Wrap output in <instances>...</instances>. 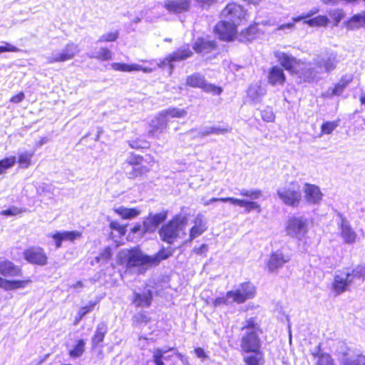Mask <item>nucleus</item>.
Listing matches in <instances>:
<instances>
[{"instance_id": "0eeeda50", "label": "nucleus", "mask_w": 365, "mask_h": 365, "mask_svg": "<svg viewBox=\"0 0 365 365\" xmlns=\"http://www.w3.org/2000/svg\"><path fill=\"white\" fill-rule=\"evenodd\" d=\"M277 195L285 205L293 207H298L302 200L301 187L297 182L279 188Z\"/></svg>"}, {"instance_id": "7c9ffc66", "label": "nucleus", "mask_w": 365, "mask_h": 365, "mask_svg": "<svg viewBox=\"0 0 365 365\" xmlns=\"http://www.w3.org/2000/svg\"><path fill=\"white\" fill-rule=\"evenodd\" d=\"M174 350V348L160 349L155 348L153 351V361L155 365H165L163 360H168L170 356L165 355L169 351Z\"/></svg>"}, {"instance_id": "4d7b16f0", "label": "nucleus", "mask_w": 365, "mask_h": 365, "mask_svg": "<svg viewBox=\"0 0 365 365\" xmlns=\"http://www.w3.org/2000/svg\"><path fill=\"white\" fill-rule=\"evenodd\" d=\"M129 145L134 149L145 148L148 147V143L141 140H130Z\"/></svg>"}, {"instance_id": "8fccbe9b", "label": "nucleus", "mask_w": 365, "mask_h": 365, "mask_svg": "<svg viewBox=\"0 0 365 365\" xmlns=\"http://www.w3.org/2000/svg\"><path fill=\"white\" fill-rule=\"evenodd\" d=\"M111 249L109 247H106L100 253L99 256H97L94 258V259L91 262V264L93 265L95 262L99 263L101 261L107 262L111 258Z\"/></svg>"}, {"instance_id": "c03bdc74", "label": "nucleus", "mask_w": 365, "mask_h": 365, "mask_svg": "<svg viewBox=\"0 0 365 365\" xmlns=\"http://www.w3.org/2000/svg\"><path fill=\"white\" fill-rule=\"evenodd\" d=\"M336 353L339 356V360L346 357H351L356 352L350 349L344 342H339Z\"/></svg>"}, {"instance_id": "473e14b6", "label": "nucleus", "mask_w": 365, "mask_h": 365, "mask_svg": "<svg viewBox=\"0 0 365 365\" xmlns=\"http://www.w3.org/2000/svg\"><path fill=\"white\" fill-rule=\"evenodd\" d=\"M148 171V168L142 165H127L125 167V175L129 179H135Z\"/></svg>"}, {"instance_id": "5fc2aeb1", "label": "nucleus", "mask_w": 365, "mask_h": 365, "mask_svg": "<svg viewBox=\"0 0 365 365\" xmlns=\"http://www.w3.org/2000/svg\"><path fill=\"white\" fill-rule=\"evenodd\" d=\"M262 118L266 122H273L275 116L271 108H266L262 111Z\"/></svg>"}, {"instance_id": "423d86ee", "label": "nucleus", "mask_w": 365, "mask_h": 365, "mask_svg": "<svg viewBox=\"0 0 365 365\" xmlns=\"http://www.w3.org/2000/svg\"><path fill=\"white\" fill-rule=\"evenodd\" d=\"M357 276L355 275L354 269H344L336 270L334 275V281L332 282V289L336 295L341 294L347 291L350 285H351Z\"/></svg>"}, {"instance_id": "a878e982", "label": "nucleus", "mask_w": 365, "mask_h": 365, "mask_svg": "<svg viewBox=\"0 0 365 365\" xmlns=\"http://www.w3.org/2000/svg\"><path fill=\"white\" fill-rule=\"evenodd\" d=\"M279 63L287 70L294 71V66L297 64V59L292 55L280 51L274 53Z\"/></svg>"}, {"instance_id": "680f3d73", "label": "nucleus", "mask_w": 365, "mask_h": 365, "mask_svg": "<svg viewBox=\"0 0 365 365\" xmlns=\"http://www.w3.org/2000/svg\"><path fill=\"white\" fill-rule=\"evenodd\" d=\"M21 213V210L16 207H12L9 209L3 210L1 212V215H5V216H12V215H16L18 214Z\"/></svg>"}, {"instance_id": "e2e57ef3", "label": "nucleus", "mask_w": 365, "mask_h": 365, "mask_svg": "<svg viewBox=\"0 0 365 365\" xmlns=\"http://www.w3.org/2000/svg\"><path fill=\"white\" fill-rule=\"evenodd\" d=\"M355 275L357 276V279H365V265H358L354 268Z\"/></svg>"}, {"instance_id": "9b49d317", "label": "nucleus", "mask_w": 365, "mask_h": 365, "mask_svg": "<svg viewBox=\"0 0 365 365\" xmlns=\"http://www.w3.org/2000/svg\"><path fill=\"white\" fill-rule=\"evenodd\" d=\"M235 303L242 304L245 301L254 298L256 289L254 284L250 282L241 283L233 290L230 291Z\"/></svg>"}, {"instance_id": "79ce46f5", "label": "nucleus", "mask_w": 365, "mask_h": 365, "mask_svg": "<svg viewBox=\"0 0 365 365\" xmlns=\"http://www.w3.org/2000/svg\"><path fill=\"white\" fill-rule=\"evenodd\" d=\"M329 22V19L327 16L322 15L304 21V24H307L310 26H326Z\"/></svg>"}, {"instance_id": "412c9836", "label": "nucleus", "mask_w": 365, "mask_h": 365, "mask_svg": "<svg viewBox=\"0 0 365 365\" xmlns=\"http://www.w3.org/2000/svg\"><path fill=\"white\" fill-rule=\"evenodd\" d=\"M341 236L344 241L347 244H353L356 242L357 234L351 227L349 222L341 216L339 223Z\"/></svg>"}, {"instance_id": "e433bc0d", "label": "nucleus", "mask_w": 365, "mask_h": 365, "mask_svg": "<svg viewBox=\"0 0 365 365\" xmlns=\"http://www.w3.org/2000/svg\"><path fill=\"white\" fill-rule=\"evenodd\" d=\"M341 365H365V356L356 352L351 357L340 359Z\"/></svg>"}, {"instance_id": "dca6fc26", "label": "nucleus", "mask_w": 365, "mask_h": 365, "mask_svg": "<svg viewBox=\"0 0 365 365\" xmlns=\"http://www.w3.org/2000/svg\"><path fill=\"white\" fill-rule=\"evenodd\" d=\"M192 5V0H165L164 8L170 13L182 14L188 11Z\"/></svg>"}, {"instance_id": "6ab92c4d", "label": "nucleus", "mask_w": 365, "mask_h": 365, "mask_svg": "<svg viewBox=\"0 0 365 365\" xmlns=\"http://www.w3.org/2000/svg\"><path fill=\"white\" fill-rule=\"evenodd\" d=\"M167 218V212H163L157 214H150L143 222L144 232H153L156 230L159 225Z\"/></svg>"}, {"instance_id": "603ef678", "label": "nucleus", "mask_w": 365, "mask_h": 365, "mask_svg": "<svg viewBox=\"0 0 365 365\" xmlns=\"http://www.w3.org/2000/svg\"><path fill=\"white\" fill-rule=\"evenodd\" d=\"M119 36L118 31H111L106 33L98 38L97 41L98 43L102 42H113L115 41Z\"/></svg>"}, {"instance_id": "f8f14e48", "label": "nucleus", "mask_w": 365, "mask_h": 365, "mask_svg": "<svg viewBox=\"0 0 365 365\" xmlns=\"http://www.w3.org/2000/svg\"><path fill=\"white\" fill-rule=\"evenodd\" d=\"M79 52L78 46L74 43H67L61 52L53 53L48 56L47 63H54L71 60Z\"/></svg>"}, {"instance_id": "3c124183", "label": "nucleus", "mask_w": 365, "mask_h": 365, "mask_svg": "<svg viewBox=\"0 0 365 365\" xmlns=\"http://www.w3.org/2000/svg\"><path fill=\"white\" fill-rule=\"evenodd\" d=\"M16 162V157L11 156L0 160V175L3 174L7 169L14 165Z\"/></svg>"}, {"instance_id": "7ed1b4c3", "label": "nucleus", "mask_w": 365, "mask_h": 365, "mask_svg": "<svg viewBox=\"0 0 365 365\" xmlns=\"http://www.w3.org/2000/svg\"><path fill=\"white\" fill-rule=\"evenodd\" d=\"M241 348L245 352L257 353L260 347L259 325L256 318L247 319L242 327Z\"/></svg>"}, {"instance_id": "bf43d9fd", "label": "nucleus", "mask_w": 365, "mask_h": 365, "mask_svg": "<svg viewBox=\"0 0 365 365\" xmlns=\"http://www.w3.org/2000/svg\"><path fill=\"white\" fill-rule=\"evenodd\" d=\"M318 12H319V9L313 8L308 13H307L306 14H303V15L299 16L297 17H294L292 19L295 22H299V21H300L302 20H304V19H309V18L312 17V16H314V14H316Z\"/></svg>"}, {"instance_id": "0e129e2a", "label": "nucleus", "mask_w": 365, "mask_h": 365, "mask_svg": "<svg viewBox=\"0 0 365 365\" xmlns=\"http://www.w3.org/2000/svg\"><path fill=\"white\" fill-rule=\"evenodd\" d=\"M202 7L208 8L213 4L216 3L217 0H195Z\"/></svg>"}, {"instance_id": "f704fd0d", "label": "nucleus", "mask_w": 365, "mask_h": 365, "mask_svg": "<svg viewBox=\"0 0 365 365\" xmlns=\"http://www.w3.org/2000/svg\"><path fill=\"white\" fill-rule=\"evenodd\" d=\"M107 325L105 323L101 322L98 324L95 334L91 339L93 348H96L100 342L103 341L105 335L107 333Z\"/></svg>"}, {"instance_id": "de8ad7c7", "label": "nucleus", "mask_w": 365, "mask_h": 365, "mask_svg": "<svg viewBox=\"0 0 365 365\" xmlns=\"http://www.w3.org/2000/svg\"><path fill=\"white\" fill-rule=\"evenodd\" d=\"M85 344L84 340H78L74 348L69 351L70 356L73 358L81 356L85 351Z\"/></svg>"}, {"instance_id": "49530a36", "label": "nucleus", "mask_w": 365, "mask_h": 365, "mask_svg": "<svg viewBox=\"0 0 365 365\" xmlns=\"http://www.w3.org/2000/svg\"><path fill=\"white\" fill-rule=\"evenodd\" d=\"M330 18L334 21V25L338 26L339 22L344 19L345 14L341 9H330L328 12Z\"/></svg>"}, {"instance_id": "f3484780", "label": "nucleus", "mask_w": 365, "mask_h": 365, "mask_svg": "<svg viewBox=\"0 0 365 365\" xmlns=\"http://www.w3.org/2000/svg\"><path fill=\"white\" fill-rule=\"evenodd\" d=\"M192 55V51L188 46H182L172 54L168 56L162 62V66H169L172 70L174 67L173 62L185 60Z\"/></svg>"}, {"instance_id": "aec40b11", "label": "nucleus", "mask_w": 365, "mask_h": 365, "mask_svg": "<svg viewBox=\"0 0 365 365\" xmlns=\"http://www.w3.org/2000/svg\"><path fill=\"white\" fill-rule=\"evenodd\" d=\"M168 127V122L165 117L160 113L153 119L150 123L148 135L150 137L158 138V135L163 133Z\"/></svg>"}, {"instance_id": "20e7f679", "label": "nucleus", "mask_w": 365, "mask_h": 365, "mask_svg": "<svg viewBox=\"0 0 365 365\" xmlns=\"http://www.w3.org/2000/svg\"><path fill=\"white\" fill-rule=\"evenodd\" d=\"M186 225L187 218L185 217L175 216L160 228L159 235L161 240L168 244H173L180 237V234L185 235Z\"/></svg>"}, {"instance_id": "09e8293b", "label": "nucleus", "mask_w": 365, "mask_h": 365, "mask_svg": "<svg viewBox=\"0 0 365 365\" xmlns=\"http://www.w3.org/2000/svg\"><path fill=\"white\" fill-rule=\"evenodd\" d=\"M34 152H25L19 154V163L21 168H27L31 165Z\"/></svg>"}, {"instance_id": "f03ea898", "label": "nucleus", "mask_w": 365, "mask_h": 365, "mask_svg": "<svg viewBox=\"0 0 365 365\" xmlns=\"http://www.w3.org/2000/svg\"><path fill=\"white\" fill-rule=\"evenodd\" d=\"M172 255V251L163 248L158 253L150 256L138 248L123 250L119 254L122 263L130 270L136 269L138 274H144L149 268L155 267L163 260Z\"/></svg>"}, {"instance_id": "37998d69", "label": "nucleus", "mask_w": 365, "mask_h": 365, "mask_svg": "<svg viewBox=\"0 0 365 365\" xmlns=\"http://www.w3.org/2000/svg\"><path fill=\"white\" fill-rule=\"evenodd\" d=\"M314 357H318L317 365H335L331 356L325 353H319V351L312 353Z\"/></svg>"}, {"instance_id": "c756f323", "label": "nucleus", "mask_w": 365, "mask_h": 365, "mask_svg": "<svg viewBox=\"0 0 365 365\" xmlns=\"http://www.w3.org/2000/svg\"><path fill=\"white\" fill-rule=\"evenodd\" d=\"M231 131L229 127L206 126L197 132V136L203 138L210 135H224Z\"/></svg>"}, {"instance_id": "338daca9", "label": "nucleus", "mask_w": 365, "mask_h": 365, "mask_svg": "<svg viewBox=\"0 0 365 365\" xmlns=\"http://www.w3.org/2000/svg\"><path fill=\"white\" fill-rule=\"evenodd\" d=\"M137 322H148L149 321L147 315L145 313H139L134 317Z\"/></svg>"}, {"instance_id": "2eb2a0df", "label": "nucleus", "mask_w": 365, "mask_h": 365, "mask_svg": "<svg viewBox=\"0 0 365 365\" xmlns=\"http://www.w3.org/2000/svg\"><path fill=\"white\" fill-rule=\"evenodd\" d=\"M304 193L305 200L309 205H319L324 196L317 185L309 183L304 184Z\"/></svg>"}, {"instance_id": "b1692460", "label": "nucleus", "mask_w": 365, "mask_h": 365, "mask_svg": "<svg viewBox=\"0 0 365 365\" xmlns=\"http://www.w3.org/2000/svg\"><path fill=\"white\" fill-rule=\"evenodd\" d=\"M268 83L272 86H282L286 81V76L282 68L274 66H273L267 75Z\"/></svg>"}, {"instance_id": "a18cd8bd", "label": "nucleus", "mask_w": 365, "mask_h": 365, "mask_svg": "<svg viewBox=\"0 0 365 365\" xmlns=\"http://www.w3.org/2000/svg\"><path fill=\"white\" fill-rule=\"evenodd\" d=\"M31 281L29 279L24 280H8L6 291L25 288Z\"/></svg>"}, {"instance_id": "69168bd1", "label": "nucleus", "mask_w": 365, "mask_h": 365, "mask_svg": "<svg viewBox=\"0 0 365 365\" xmlns=\"http://www.w3.org/2000/svg\"><path fill=\"white\" fill-rule=\"evenodd\" d=\"M247 365H258L259 359L257 356H250L245 359Z\"/></svg>"}, {"instance_id": "39448f33", "label": "nucleus", "mask_w": 365, "mask_h": 365, "mask_svg": "<svg viewBox=\"0 0 365 365\" xmlns=\"http://www.w3.org/2000/svg\"><path fill=\"white\" fill-rule=\"evenodd\" d=\"M240 195L246 197L248 199H230V203L232 205H238L241 207H245V212L249 213L252 210H256L257 212H261V207L259 204L255 202L262 196V192L258 189H241L240 190Z\"/></svg>"}, {"instance_id": "5701e85b", "label": "nucleus", "mask_w": 365, "mask_h": 365, "mask_svg": "<svg viewBox=\"0 0 365 365\" xmlns=\"http://www.w3.org/2000/svg\"><path fill=\"white\" fill-rule=\"evenodd\" d=\"M48 236L53 239L56 248H60L63 241L68 240L73 242L81 236V233L78 231H63L56 232Z\"/></svg>"}, {"instance_id": "4c0bfd02", "label": "nucleus", "mask_w": 365, "mask_h": 365, "mask_svg": "<svg viewBox=\"0 0 365 365\" xmlns=\"http://www.w3.org/2000/svg\"><path fill=\"white\" fill-rule=\"evenodd\" d=\"M87 56L90 58H96L98 60L105 61L112 58V52L107 48L101 47L96 52L87 53Z\"/></svg>"}, {"instance_id": "052dcab7", "label": "nucleus", "mask_w": 365, "mask_h": 365, "mask_svg": "<svg viewBox=\"0 0 365 365\" xmlns=\"http://www.w3.org/2000/svg\"><path fill=\"white\" fill-rule=\"evenodd\" d=\"M142 160L143 157L131 154L129 157L127 158L126 163L127 165H139Z\"/></svg>"}, {"instance_id": "c9c22d12", "label": "nucleus", "mask_w": 365, "mask_h": 365, "mask_svg": "<svg viewBox=\"0 0 365 365\" xmlns=\"http://www.w3.org/2000/svg\"><path fill=\"white\" fill-rule=\"evenodd\" d=\"M264 94V88L257 84L251 85L247 90V96L255 103L259 102Z\"/></svg>"}, {"instance_id": "2f4dec72", "label": "nucleus", "mask_w": 365, "mask_h": 365, "mask_svg": "<svg viewBox=\"0 0 365 365\" xmlns=\"http://www.w3.org/2000/svg\"><path fill=\"white\" fill-rule=\"evenodd\" d=\"M346 27L350 30L365 27V11L354 15L347 21Z\"/></svg>"}, {"instance_id": "72a5a7b5", "label": "nucleus", "mask_w": 365, "mask_h": 365, "mask_svg": "<svg viewBox=\"0 0 365 365\" xmlns=\"http://www.w3.org/2000/svg\"><path fill=\"white\" fill-rule=\"evenodd\" d=\"M160 113L165 117L166 121L168 123L171 118H184L186 116L187 112L185 109L172 107L161 111Z\"/></svg>"}, {"instance_id": "13d9d810", "label": "nucleus", "mask_w": 365, "mask_h": 365, "mask_svg": "<svg viewBox=\"0 0 365 365\" xmlns=\"http://www.w3.org/2000/svg\"><path fill=\"white\" fill-rule=\"evenodd\" d=\"M95 305V302H90L88 305L81 307L78 314L79 316V319H81L88 312L92 311Z\"/></svg>"}, {"instance_id": "bb28decb", "label": "nucleus", "mask_w": 365, "mask_h": 365, "mask_svg": "<svg viewBox=\"0 0 365 365\" xmlns=\"http://www.w3.org/2000/svg\"><path fill=\"white\" fill-rule=\"evenodd\" d=\"M0 274L4 277H17L21 274V269L9 260L0 261Z\"/></svg>"}, {"instance_id": "ddd939ff", "label": "nucleus", "mask_w": 365, "mask_h": 365, "mask_svg": "<svg viewBox=\"0 0 365 365\" xmlns=\"http://www.w3.org/2000/svg\"><path fill=\"white\" fill-rule=\"evenodd\" d=\"M353 78L352 74H345L342 76L340 80L335 83L333 87L329 88L322 93V97L331 99L334 96H340L345 88L352 82Z\"/></svg>"}, {"instance_id": "1a4fd4ad", "label": "nucleus", "mask_w": 365, "mask_h": 365, "mask_svg": "<svg viewBox=\"0 0 365 365\" xmlns=\"http://www.w3.org/2000/svg\"><path fill=\"white\" fill-rule=\"evenodd\" d=\"M308 221L304 217H292L287 224L286 231L288 235L301 240L307 232Z\"/></svg>"}, {"instance_id": "58836bf2", "label": "nucleus", "mask_w": 365, "mask_h": 365, "mask_svg": "<svg viewBox=\"0 0 365 365\" xmlns=\"http://www.w3.org/2000/svg\"><path fill=\"white\" fill-rule=\"evenodd\" d=\"M110 66L113 70L123 72H130L134 71L142 70V66L138 64L113 63Z\"/></svg>"}, {"instance_id": "a211bd4d", "label": "nucleus", "mask_w": 365, "mask_h": 365, "mask_svg": "<svg viewBox=\"0 0 365 365\" xmlns=\"http://www.w3.org/2000/svg\"><path fill=\"white\" fill-rule=\"evenodd\" d=\"M25 259L32 263L38 265H45L47 263V257L41 247H32L24 252Z\"/></svg>"}, {"instance_id": "4468645a", "label": "nucleus", "mask_w": 365, "mask_h": 365, "mask_svg": "<svg viewBox=\"0 0 365 365\" xmlns=\"http://www.w3.org/2000/svg\"><path fill=\"white\" fill-rule=\"evenodd\" d=\"M215 32L220 39L230 41L237 33V26L222 19L215 26Z\"/></svg>"}, {"instance_id": "f257e3e1", "label": "nucleus", "mask_w": 365, "mask_h": 365, "mask_svg": "<svg viewBox=\"0 0 365 365\" xmlns=\"http://www.w3.org/2000/svg\"><path fill=\"white\" fill-rule=\"evenodd\" d=\"M339 62L336 53L325 51L321 53L307 63L298 64L297 74L304 82L317 81L324 73L333 71Z\"/></svg>"}, {"instance_id": "ea45409f", "label": "nucleus", "mask_w": 365, "mask_h": 365, "mask_svg": "<svg viewBox=\"0 0 365 365\" xmlns=\"http://www.w3.org/2000/svg\"><path fill=\"white\" fill-rule=\"evenodd\" d=\"M115 212L123 219H132L140 214V211L135 208H127L120 207L115 210Z\"/></svg>"}, {"instance_id": "4be33fe9", "label": "nucleus", "mask_w": 365, "mask_h": 365, "mask_svg": "<svg viewBox=\"0 0 365 365\" xmlns=\"http://www.w3.org/2000/svg\"><path fill=\"white\" fill-rule=\"evenodd\" d=\"M194 225L192 227L190 231V241L193 240L195 238L201 235L207 230V220L205 217L198 213L194 220Z\"/></svg>"}, {"instance_id": "864d4df0", "label": "nucleus", "mask_w": 365, "mask_h": 365, "mask_svg": "<svg viewBox=\"0 0 365 365\" xmlns=\"http://www.w3.org/2000/svg\"><path fill=\"white\" fill-rule=\"evenodd\" d=\"M338 125V121H327L322 125V133L324 134H331Z\"/></svg>"}, {"instance_id": "6e6552de", "label": "nucleus", "mask_w": 365, "mask_h": 365, "mask_svg": "<svg viewBox=\"0 0 365 365\" xmlns=\"http://www.w3.org/2000/svg\"><path fill=\"white\" fill-rule=\"evenodd\" d=\"M222 18L237 26L245 20L247 12L242 6L235 3H229L221 12Z\"/></svg>"}, {"instance_id": "cd10ccee", "label": "nucleus", "mask_w": 365, "mask_h": 365, "mask_svg": "<svg viewBox=\"0 0 365 365\" xmlns=\"http://www.w3.org/2000/svg\"><path fill=\"white\" fill-rule=\"evenodd\" d=\"M216 47V43L214 41H209L204 38H198L193 46V49L202 54H206L211 52Z\"/></svg>"}, {"instance_id": "774afa93", "label": "nucleus", "mask_w": 365, "mask_h": 365, "mask_svg": "<svg viewBox=\"0 0 365 365\" xmlns=\"http://www.w3.org/2000/svg\"><path fill=\"white\" fill-rule=\"evenodd\" d=\"M25 98L24 93L23 92H20L17 95L13 96L10 101L14 103H19L21 102Z\"/></svg>"}, {"instance_id": "9d476101", "label": "nucleus", "mask_w": 365, "mask_h": 365, "mask_svg": "<svg viewBox=\"0 0 365 365\" xmlns=\"http://www.w3.org/2000/svg\"><path fill=\"white\" fill-rule=\"evenodd\" d=\"M187 84L192 88H200L206 93H211L213 95H220L222 89L214 84L207 83L205 76L200 73H195L187 78Z\"/></svg>"}, {"instance_id": "c85d7f7f", "label": "nucleus", "mask_w": 365, "mask_h": 365, "mask_svg": "<svg viewBox=\"0 0 365 365\" xmlns=\"http://www.w3.org/2000/svg\"><path fill=\"white\" fill-rule=\"evenodd\" d=\"M152 298L151 290L147 289L142 294L134 292L133 302L137 307H148L151 304Z\"/></svg>"}, {"instance_id": "a19ab883", "label": "nucleus", "mask_w": 365, "mask_h": 365, "mask_svg": "<svg viewBox=\"0 0 365 365\" xmlns=\"http://www.w3.org/2000/svg\"><path fill=\"white\" fill-rule=\"evenodd\" d=\"M231 292L228 291L225 296L217 297L211 299V303L214 307H220L222 305H230L232 304L234 300H232V296L230 294Z\"/></svg>"}, {"instance_id": "6e6d98bb", "label": "nucleus", "mask_w": 365, "mask_h": 365, "mask_svg": "<svg viewBox=\"0 0 365 365\" xmlns=\"http://www.w3.org/2000/svg\"><path fill=\"white\" fill-rule=\"evenodd\" d=\"M2 43L4 45L0 46V53L4 52H18L20 51L17 47L8 42L4 41Z\"/></svg>"}, {"instance_id": "393cba45", "label": "nucleus", "mask_w": 365, "mask_h": 365, "mask_svg": "<svg viewBox=\"0 0 365 365\" xmlns=\"http://www.w3.org/2000/svg\"><path fill=\"white\" fill-rule=\"evenodd\" d=\"M289 260V257L288 256H284L282 252L277 251L270 256L267 262L268 269L270 272H274L282 267Z\"/></svg>"}]
</instances>
